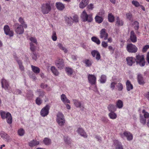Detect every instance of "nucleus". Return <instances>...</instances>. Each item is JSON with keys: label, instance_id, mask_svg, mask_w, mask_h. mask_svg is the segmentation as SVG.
Returning a JSON list of instances; mask_svg holds the SVG:
<instances>
[{"label": "nucleus", "instance_id": "0e129e2a", "mask_svg": "<svg viewBox=\"0 0 149 149\" xmlns=\"http://www.w3.org/2000/svg\"><path fill=\"white\" fill-rule=\"evenodd\" d=\"M64 140L65 142L66 143L69 144L70 143V140L68 138V137H64Z\"/></svg>", "mask_w": 149, "mask_h": 149}, {"label": "nucleus", "instance_id": "c9c22d12", "mask_svg": "<svg viewBox=\"0 0 149 149\" xmlns=\"http://www.w3.org/2000/svg\"><path fill=\"white\" fill-rule=\"evenodd\" d=\"M65 19L66 22L68 24L71 25L72 24V19L71 17L65 16Z\"/></svg>", "mask_w": 149, "mask_h": 149}, {"label": "nucleus", "instance_id": "423d86ee", "mask_svg": "<svg viewBox=\"0 0 149 149\" xmlns=\"http://www.w3.org/2000/svg\"><path fill=\"white\" fill-rule=\"evenodd\" d=\"M127 49L129 52L135 53L137 51V48L135 45L131 44H129L127 45Z\"/></svg>", "mask_w": 149, "mask_h": 149}, {"label": "nucleus", "instance_id": "8fccbe9b", "mask_svg": "<svg viewBox=\"0 0 149 149\" xmlns=\"http://www.w3.org/2000/svg\"><path fill=\"white\" fill-rule=\"evenodd\" d=\"M18 134L20 136H22L24 133V130L22 129H20L18 130Z\"/></svg>", "mask_w": 149, "mask_h": 149}, {"label": "nucleus", "instance_id": "49530a36", "mask_svg": "<svg viewBox=\"0 0 149 149\" xmlns=\"http://www.w3.org/2000/svg\"><path fill=\"white\" fill-rule=\"evenodd\" d=\"M106 79V76L105 75H102L101 76L100 79V81L101 83H104L105 82Z\"/></svg>", "mask_w": 149, "mask_h": 149}, {"label": "nucleus", "instance_id": "bb28decb", "mask_svg": "<svg viewBox=\"0 0 149 149\" xmlns=\"http://www.w3.org/2000/svg\"><path fill=\"white\" fill-rule=\"evenodd\" d=\"M138 82L140 84H144V81L142 76L140 74H138L137 76Z\"/></svg>", "mask_w": 149, "mask_h": 149}, {"label": "nucleus", "instance_id": "cd10ccee", "mask_svg": "<svg viewBox=\"0 0 149 149\" xmlns=\"http://www.w3.org/2000/svg\"><path fill=\"white\" fill-rule=\"evenodd\" d=\"M116 25L117 26H122L123 24V22L118 17H117L116 19Z\"/></svg>", "mask_w": 149, "mask_h": 149}, {"label": "nucleus", "instance_id": "473e14b6", "mask_svg": "<svg viewBox=\"0 0 149 149\" xmlns=\"http://www.w3.org/2000/svg\"><path fill=\"white\" fill-rule=\"evenodd\" d=\"M84 63L86 64V66L90 67L91 65L93 62L92 60L86 59L85 60Z\"/></svg>", "mask_w": 149, "mask_h": 149}, {"label": "nucleus", "instance_id": "c03bdc74", "mask_svg": "<svg viewBox=\"0 0 149 149\" xmlns=\"http://www.w3.org/2000/svg\"><path fill=\"white\" fill-rule=\"evenodd\" d=\"M17 62L19 65V68L21 71H24V66L22 65V62L20 60L17 61Z\"/></svg>", "mask_w": 149, "mask_h": 149}, {"label": "nucleus", "instance_id": "6e6d98bb", "mask_svg": "<svg viewBox=\"0 0 149 149\" xmlns=\"http://www.w3.org/2000/svg\"><path fill=\"white\" fill-rule=\"evenodd\" d=\"M149 48V45H146L144 46L142 49V51L143 52H146L147 50Z\"/></svg>", "mask_w": 149, "mask_h": 149}, {"label": "nucleus", "instance_id": "c85d7f7f", "mask_svg": "<svg viewBox=\"0 0 149 149\" xmlns=\"http://www.w3.org/2000/svg\"><path fill=\"white\" fill-rule=\"evenodd\" d=\"M57 46L59 48L63 50L65 53H67L68 52V50L67 49L63 47L62 44L59 43Z\"/></svg>", "mask_w": 149, "mask_h": 149}, {"label": "nucleus", "instance_id": "f704fd0d", "mask_svg": "<svg viewBox=\"0 0 149 149\" xmlns=\"http://www.w3.org/2000/svg\"><path fill=\"white\" fill-rule=\"evenodd\" d=\"M43 143L45 145H48L51 144V140L48 138H45L43 140Z\"/></svg>", "mask_w": 149, "mask_h": 149}, {"label": "nucleus", "instance_id": "b1692460", "mask_svg": "<svg viewBox=\"0 0 149 149\" xmlns=\"http://www.w3.org/2000/svg\"><path fill=\"white\" fill-rule=\"evenodd\" d=\"M72 101L76 107L78 108H81L82 107L81 103L78 100L76 99H73Z\"/></svg>", "mask_w": 149, "mask_h": 149}, {"label": "nucleus", "instance_id": "7c9ffc66", "mask_svg": "<svg viewBox=\"0 0 149 149\" xmlns=\"http://www.w3.org/2000/svg\"><path fill=\"white\" fill-rule=\"evenodd\" d=\"M18 21L19 22L21 23V25H22L24 28H26L27 27V25L25 24L24 19L21 17H20Z\"/></svg>", "mask_w": 149, "mask_h": 149}, {"label": "nucleus", "instance_id": "4be33fe9", "mask_svg": "<svg viewBox=\"0 0 149 149\" xmlns=\"http://www.w3.org/2000/svg\"><path fill=\"white\" fill-rule=\"evenodd\" d=\"M56 6L57 8L59 10H62L65 8V5L61 2H57L56 3Z\"/></svg>", "mask_w": 149, "mask_h": 149}, {"label": "nucleus", "instance_id": "e433bc0d", "mask_svg": "<svg viewBox=\"0 0 149 149\" xmlns=\"http://www.w3.org/2000/svg\"><path fill=\"white\" fill-rule=\"evenodd\" d=\"M109 116L111 119H116L117 117L116 114L113 112H111L109 114Z\"/></svg>", "mask_w": 149, "mask_h": 149}, {"label": "nucleus", "instance_id": "6ab92c4d", "mask_svg": "<svg viewBox=\"0 0 149 149\" xmlns=\"http://www.w3.org/2000/svg\"><path fill=\"white\" fill-rule=\"evenodd\" d=\"M77 132L80 134L81 136L85 138L87 137V135L86 133L84 132L83 129L81 128H79L77 130Z\"/></svg>", "mask_w": 149, "mask_h": 149}, {"label": "nucleus", "instance_id": "dca6fc26", "mask_svg": "<svg viewBox=\"0 0 149 149\" xmlns=\"http://www.w3.org/2000/svg\"><path fill=\"white\" fill-rule=\"evenodd\" d=\"M0 134L1 137L3 138L6 141L8 142L11 140L10 137L4 132H2Z\"/></svg>", "mask_w": 149, "mask_h": 149}, {"label": "nucleus", "instance_id": "37998d69", "mask_svg": "<svg viewBox=\"0 0 149 149\" xmlns=\"http://www.w3.org/2000/svg\"><path fill=\"white\" fill-rule=\"evenodd\" d=\"M65 71L68 75H70L73 73L72 70L71 68H66Z\"/></svg>", "mask_w": 149, "mask_h": 149}, {"label": "nucleus", "instance_id": "5fc2aeb1", "mask_svg": "<svg viewBox=\"0 0 149 149\" xmlns=\"http://www.w3.org/2000/svg\"><path fill=\"white\" fill-rule=\"evenodd\" d=\"M30 40L31 41V42L35 43L36 45L37 44V42L36 39L33 37H31L29 38Z\"/></svg>", "mask_w": 149, "mask_h": 149}, {"label": "nucleus", "instance_id": "774afa93", "mask_svg": "<svg viewBox=\"0 0 149 149\" xmlns=\"http://www.w3.org/2000/svg\"><path fill=\"white\" fill-rule=\"evenodd\" d=\"M88 8L89 9L92 10L93 8V5L92 4H90L88 6Z\"/></svg>", "mask_w": 149, "mask_h": 149}, {"label": "nucleus", "instance_id": "a19ab883", "mask_svg": "<svg viewBox=\"0 0 149 149\" xmlns=\"http://www.w3.org/2000/svg\"><path fill=\"white\" fill-rule=\"evenodd\" d=\"M140 122L143 125L146 124V118L141 115H140Z\"/></svg>", "mask_w": 149, "mask_h": 149}, {"label": "nucleus", "instance_id": "864d4df0", "mask_svg": "<svg viewBox=\"0 0 149 149\" xmlns=\"http://www.w3.org/2000/svg\"><path fill=\"white\" fill-rule=\"evenodd\" d=\"M30 49L33 52H34L36 49V47L32 42H30Z\"/></svg>", "mask_w": 149, "mask_h": 149}, {"label": "nucleus", "instance_id": "9d476101", "mask_svg": "<svg viewBox=\"0 0 149 149\" xmlns=\"http://www.w3.org/2000/svg\"><path fill=\"white\" fill-rule=\"evenodd\" d=\"M100 37L101 38H104V40L108 39V35L106 32V30L104 29H102L100 32Z\"/></svg>", "mask_w": 149, "mask_h": 149}, {"label": "nucleus", "instance_id": "2f4dec72", "mask_svg": "<svg viewBox=\"0 0 149 149\" xmlns=\"http://www.w3.org/2000/svg\"><path fill=\"white\" fill-rule=\"evenodd\" d=\"M108 109L109 111L113 112L116 110V108L115 106L112 104H110L108 107Z\"/></svg>", "mask_w": 149, "mask_h": 149}, {"label": "nucleus", "instance_id": "ddd939ff", "mask_svg": "<svg viewBox=\"0 0 149 149\" xmlns=\"http://www.w3.org/2000/svg\"><path fill=\"white\" fill-rule=\"evenodd\" d=\"M91 54L93 57L95 58L97 61H99L101 58V56L100 53L97 51L94 50L91 52Z\"/></svg>", "mask_w": 149, "mask_h": 149}, {"label": "nucleus", "instance_id": "4d7b16f0", "mask_svg": "<svg viewBox=\"0 0 149 149\" xmlns=\"http://www.w3.org/2000/svg\"><path fill=\"white\" fill-rule=\"evenodd\" d=\"M39 97H43L45 95V93L43 91H38Z\"/></svg>", "mask_w": 149, "mask_h": 149}, {"label": "nucleus", "instance_id": "c756f323", "mask_svg": "<svg viewBox=\"0 0 149 149\" xmlns=\"http://www.w3.org/2000/svg\"><path fill=\"white\" fill-rule=\"evenodd\" d=\"M32 71L36 74H38L39 73L40 70L39 68L33 65H31Z\"/></svg>", "mask_w": 149, "mask_h": 149}, {"label": "nucleus", "instance_id": "338daca9", "mask_svg": "<svg viewBox=\"0 0 149 149\" xmlns=\"http://www.w3.org/2000/svg\"><path fill=\"white\" fill-rule=\"evenodd\" d=\"M73 20L75 22H77L78 21V17L77 16L75 15L73 17Z\"/></svg>", "mask_w": 149, "mask_h": 149}, {"label": "nucleus", "instance_id": "39448f33", "mask_svg": "<svg viewBox=\"0 0 149 149\" xmlns=\"http://www.w3.org/2000/svg\"><path fill=\"white\" fill-rule=\"evenodd\" d=\"M0 114L3 119L6 118L7 122L9 124H11L12 122V118L11 114L9 112L6 113L4 111H0Z\"/></svg>", "mask_w": 149, "mask_h": 149}, {"label": "nucleus", "instance_id": "f257e3e1", "mask_svg": "<svg viewBox=\"0 0 149 149\" xmlns=\"http://www.w3.org/2000/svg\"><path fill=\"white\" fill-rule=\"evenodd\" d=\"M56 121L59 126H62L64 125L65 123V120L62 113L59 112L57 114Z\"/></svg>", "mask_w": 149, "mask_h": 149}, {"label": "nucleus", "instance_id": "aec40b11", "mask_svg": "<svg viewBox=\"0 0 149 149\" xmlns=\"http://www.w3.org/2000/svg\"><path fill=\"white\" fill-rule=\"evenodd\" d=\"M89 3V0H82L79 4V7L81 8H83Z\"/></svg>", "mask_w": 149, "mask_h": 149}, {"label": "nucleus", "instance_id": "393cba45", "mask_svg": "<svg viewBox=\"0 0 149 149\" xmlns=\"http://www.w3.org/2000/svg\"><path fill=\"white\" fill-rule=\"evenodd\" d=\"M127 90L129 91L133 88V86L129 80H127L126 82Z\"/></svg>", "mask_w": 149, "mask_h": 149}, {"label": "nucleus", "instance_id": "a211bd4d", "mask_svg": "<svg viewBox=\"0 0 149 149\" xmlns=\"http://www.w3.org/2000/svg\"><path fill=\"white\" fill-rule=\"evenodd\" d=\"M131 40L133 42H135L137 41V38L134 32L133 31H131L130 35Z\"/></svg>", "mask_w": 149, "mask_h": 149}, {"label": "nucleus", "instance_id": "79ce46f5", "mask_svg": "<svg viewBox=\"0 0 149 149\" xmlns=\"http://www.w3.org/2000/svg\"><path fill=\"white\" fill-rule=\"evenodd\" d=\"M108 18L109 21L110 22H112L114 21V17L111 13H109V14Z\"/></svg>", "mask_w": 149, "mask_h": 149}, {"label": "nucleus", "instance_id": "5701e85b", "mask_svg": "<svg viewBox=\"0 0 149 149\" xmlns=\"http://www.w3.org/2000/svg\"><path fill=\"white\" fill-rule=\"evenodd\" d=\"M61 100L64 103H70V100H68L66 95L64 94H62L61 95Z\"/></svg>", "mask_w": 149, "mask_h": 149}, {"label": "nucleus", "instance_id": "680f3d73", "mask_svg": "<svg viewBox=\"0 0 149 149\" xmlns=\"http://www.w3.org/2000/svg\"><path fill=\"white\" fill-rule=\"evenodd\" d=\"M132 3L136 7H138L139 5V3L136 1L133 0L132 1Z\"/></svg>", "mask_w": 149, "mask_h": 149}, {"label": "nucleus", "instance_id": "6e6552de", "mask_svg": "<svg viewBox=\"0 0 149 149\" xmlns=\"http://www.w3.org/2000/svg\"><path fill=\"white\" fill-rule=\"evenodd\" d=\"M120 136L123 138L126 137L127 140L128 141H130L132 139V135L130 132H124L123 133H121L120 134Z\"/></svg>", "mask_w": 149, "mask_h": 149}, {"label": "nucleus", "instance_id": "de8ad7c7", "mask_svg": "<svg viewBox=\"0 0 149 149\" xmlns=\"http://www.w3.org/2000/svg\"><path fill=\"white\" fill-rule=\"evenodd\" d=\"M142 113L144 114V116L145 118H149V113L146 112L145 110H142Z\"/></svg>", "mask_w": 149, "mask_h": 149}, {"label": "nucleus", "instance_id": "a878e982", "mask_svg": "<svg viewBox=\"0 0 149 149\" xmlns=\"http://www.w3.org/2000/svg\"><path fill=\"white\" fill-rule=\"evenodd\" d=\"M40 142L36 140H32L29 143V146L31 147H33L37 146L39 144Z\"/></svg>", "mask_w": 149, "mask_h": 149}, {"label": "nucleus", "instance_id": "bf43d9fd", "mask_svg": "<svg viewBox=\"0 0 149 149\" xmlns=\"http://www.w3.org/2000/svg\"><path fill=\"white\" fill-rule=\"evenodd\" d=\"M32 57L33 60L36 61L37 59V55L34 52H33L32 55Z\"/></svg>", "mask_w": 149, "mask_h": 149}, {"label": "nucleus", "instance_id": "4468645a", "mask_svg": "<svg viewBox=\"0 0 149 149\" xmlns=\"http://www.w3.org/2000/svg\"><path fill=\"white\" fill-rule=\"evenodd\" d=\"M55 63L56 66L60 69H62L64 67V62L63 60L59 59L58 60H56Z\"/></svg>", "mask_w": 149, "mask_h": 149}, {"label": "nucleus", "instance_id": "58836bf2", "mask_svg": "<svg viewBox=\"0 0 149 149\" xmlns=\"http://www.w3.org/2000/svg\"><path fill=\"white\" fill-rule=\"evenodd\" d=\"M51 70L52 73L55 75L57 76L59 72L57 70V69L54 66H52L51 68Z\"/></svg>", "mask_w": 149, "mask_h": 149}, {"label": "nucleus", "instance_id": "f3484780", "mask_svg": "<svg viewBox=\"0 0 149 149\" xmlns=\"http://www.w3.org/2000/svg\"><path fill=\"white\" fill-rule=\"evenodd\" d=\"M126 61L128 65L131 66L134 63L135 58L132 57H127L126 58Z\"/></svg>", "mask_w": 149, "mask_h": 149}, {"label": "nucleus", "instance_id": "1a4fd4ad", "mask_svg": "<svg viewBox=\"0 0 149 149\" xmlns=\"http://www.w3.org/2000/svg\"><path fill=\"white\" fill-rule=\"evenodd\" d=\"M50 107L48 104H47L41 109L40 114L42 116L45 117L48 114Z\"/></svg>", "mask_w": 149, "mask_h": 149}, {"label": "nucleus", "instance_id": "2eb2a0df", "mask_svg": "<svg viewBox=\"0 0 149 149\" xmlns=\"http://www.w3.org/2000/svg\"><path fill=\"white\" fill-rule=\"evenodd\" d=\"M2 87L5 90H8L9 88V86L8 82L4 79H2L1 81Z\"/></svg>", "mask_w": 149, "mask_h": 149}, {"label": "nucleus", "instance_id": "20e7f679", "mask_svg": "<svg viewBox=\"0 0 149 149\" xmlns=\"http://www.w3.org/2000/svg\"><path fill=\"white\" fill-rule=\"evenodd\" d=\"M135 60L136 64H139L141 67L144 66L145 64V61L144 55L138 54L136 55Z\"/></svg>", "mask_w": 149, "mask_h": 149}, {"label": "nucleus", "instance_id": "603ef678", "mask_svg": "<svg viewBox=\"0 0 149 149\" xmlns=\"http://www.w3.org/2000/svg\"><path fill=\"white\" fill-rule=\"evenodd\" d=\"M118 88V90L119 91H121L123 89V86L122 84L120 83H118V85L116 86Z\"/></svg>", "mask_w": 149, "mask_h": 149}, {"label": "nucleus", "instance_id": "e2e57ef3", "mask_svg": "<svg viewBox=\"0 0 149 149\" xmlns=\"http://www.w3.org/2000/svg\"><path fill=\"white\" fill-rule=\"evenodd\" d=\"M102 46L104 48H106L108 46L107 42H105L104 41H102Z\"/></svg>", "mask_w": 149, "mask_h": 149}, {"label": "nucleus", "instance_id": "3c124183", "mask_svg": "<svg viewBox=\"0 0 149 149\" xmlns=\"http://www.w3.org/2000/svg\"><path fill=\"white\" fill-rule=\"evenodd\" d=\"M52 40L54 41H55L57 40V37L56 36V32L55 31H53L52 32Z\"/></svg>", "mask_w": 149, "mask_h": 149}, {"label": "nucleus", "instance_id": "69168bd1", "mask_svg": "<svg viewBox=\"0 0 149 149\" xmlns=\"http://www.w3.org/2000/svg\"><path fill=\"white\" fill-rule=\"evenodd\" d=\"M108 49L109 51L112 53H113L114 52V48L113 47L111 46L108 47Z\"/></svg>", "mask_w": 149, "mask_h": 149}, {"label": "nucleus", "instance_id": "4c0bfd02", "mask_svg": "<svg viewBox=\"0 0 149 149\" xmlns=\"http://www.w3.org/2000/svg\"><path fill=\"white\" fill-rule=\"evenodd\" d=\"M95 19L96 22L98 23H101L103 20V19L101 17L98 15L95 17Z\"/></svg>", "mask_w": 149, "mask_h": 149}, {"label": "nucleus", "instance_id": "052dcab7", "mask_svg": "<svg viewBox=\"0 0 149 149\" xmlns=\"http://www.w3.org/2000/svg\"><path fill=\"white\" fill-rule=\"evenodd\" d=\"M116 84V83L113 82L111 83L110 87L112 90L114 89Z\"/></svg>", "mask_w": 149, "mask_h": 149}, {"label": "nucleus", "instance_id": "412c9836", "mask_svg": "<svg viewBox=\"0 0 149 149\" xmlns=\"http://www.w3.org/2000/svg\"><path fill=\"white\" fill-rule=\"evenodd\" d=\"M114 144L115 146V149H123L121 143L119 141L116 140L114 141Z\"/></svg>", "mask_w": 149, "mask_h": 149}, {"label": "nucleus", "instance_id": "7ed1b4c3", "mask_svg": "<svg viewBox=\"0 0 149 149\" xmlns=\"http://www.w3.org/2000/svg\"><path fill=\"white\" fill-rule=\"evenodd\" d=\"M51 6L49 3H43L40 7L41 11L44 14L48 13L51 11Z\"/></svg>", "mask_w": 149, "mask_h": 149}, {"label": "nucleus", "instance_id": "ea45409f", "mask_svg": "<svg viewBox=\"0 0 149 149\" xmlns=\"http://www.w3.org/2000/svg\"><path fill=\"white\" fill-rule=\"evenodd\" d=\"M92 41L96 43L97 44L99 45L100 43V40L99 39L95 37H93L91 38Z\"/></svg>", "mask_w": 149, "mask_h": 149}, {"label": "nucleus", "instance_id": "0eeeda50", "mask_svg": "<svg viewBox=\"0 0 149 149\" xmlns=\"http://www.w3.org/2000/svg\"><path fill=\"white\" fill-rule=\"evenodd\" d=\"M15 25L17 26L16 27L15 29V32L17 34H21L24 33V29L23 26L18 23L15 24Z\"/></svg>", "mask_w": 149, "mask_h": 149}, {"label": "nucleus", "instance_id": "a18cd8bd", "mask_svg": "<svg viewBox=\"0 0 149 149\" xmlns=\"http://www.w3.org/2000/svg\"><path fill=\"white\" fill-rule=\"evenodd\" d=\"M36 102L37 104L40 105L42 104V100L39 97H38L36 99Z\"/></svg>", "mask_w": 149, "mask_h": 149}, {"label": "nucleus", "instance_id": "09e8293b", "mask_svg": "<svg viewBox=\"0 0 149 149\" xmlns=\"http://www.w3.org/2000/svg\"><path fill=\"white\" fill-rule=\"evenodd\" d=\"M134 25H135L134 28L135 30H138L139 28V23L137 21H135L134 22Z\"/></svg>", "mask_w": 149, "mask_h": 149}, {"label": "nucleus", "instance_id": "13d9d810", "mask_svg": "<svg viewBox=\"0 0 149 149\" xmlns=\"http://www.w3.org/2000/svg\"><path fill=\"white\" fill-rule=\"evenodd\" d=\"M126 18L130 20H132V15L131 13H126Z\"/></svg>", "mask_w": 149, "mask_h": 149}, {"label": "nucleus", "instance_id": "9b49d317", "mask_svg": "<svg viewBox=\"0 0 149 149\" xmlns=\"http://www.w3.org/2000/svg\"><path fill=\"white\" fill-rule=\"evenodd\" d=\"M4 30L5 33L6 35H8L10 37L13 36V32L10 30L9 27L8 25H6L4 26Z\"/></svg>", "mask_w": 149, "mask_h": 149}, {"label": "nucleus", "instance_id": "f8f14e48", "mask_svg": "<svg viewBox=\"0 0 149 149\" xmlns=\"http://www.w3.org/2000/svg\"><path fill=\"white\" fill-rule=\"evenodd\" d=\"M89 83L92 85L95 84L96 83V77L93 75L89 74L88 76Z\"/></svg>", "mask_w": 149, "mask_h": 149}, {"label": "nucleus", "instance_id": "f03ea898", "mask_svg": "<svg viewBox=\"0 0 149 149\" xmlns=\"http://www.w3.org/2000/svg\"><path fill=\"white\" fill-rule=\"evenodd\" d=\"M81 17L82 20L84 22L87 21L88 22H91L93 19L92 15L91 14L88 15L85 10L82 13Z\"/></svg>", "mask_w": 149, "mask_h": 149}, {"label": "nucleus", "instance_id": "72a5a7b5", "mask_svg": "<svg viewBox=\"0 0 149 149\" xmlns=\"http://www.w3.org/2000/svg\"><path fill=\"white\" fill-rule=\"evenodd\" d=\"M123 106V102L120 100H118L116 102V106L119 109L122 108Z\"/></svg>", "mask_w": 149, "mask_h": 149}]
</instances>
